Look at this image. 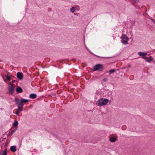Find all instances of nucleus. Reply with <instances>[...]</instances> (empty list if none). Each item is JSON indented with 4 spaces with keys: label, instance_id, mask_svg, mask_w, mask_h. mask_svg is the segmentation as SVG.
<instances>
[{
    "label": "nucleus",
    "instance_id": "obj_1",
    "mask_svg": "<svg viewBox=\"0 0 155 155\" xmlns=\"http://www.w3.org/2000/svg\"><path fill=\"white\" fill-rule=\"evenodd\" d=\"M109 100L106 98H101L99 99L97 102V105L100 106H103L106 105L108 103Z\"/></svg>",
    "mask_w": 155,
    "mask_h": 155
},
{
    "label": "nucleus",
    "instance_id": "obj_2",
    "mask_svg": "<svg viewBox=\"0 0 155 155\" xmlns=\"http://www.w3.org/2000/svg\"><path fill=\"white\" fill-rule=\"evenodd\" d=\"M94 68L93 69V71H103L104 68V67L102 65L100 64H96L94 66Z\"/></svg>",
    "mask_w": 155,
    "mask_h": 155
},
{
    "label": "nucleus",
    "instance_id": "obj_3",
    "mask_svg": "<svg viewBox=\"0 0 155 155\" xmlns=\"http://www.w3.org/2000/svg\"><path fill=\"white\" fill-rule=\"evenodd\" d=\"M121 42L125 45L128 44V41L129 40V38L125 35H123L121 37Z\"/></svg>",
    "mask_w": 155,
    "mask_h": 155
},
{
    "label": "nucleus",
    "instance_id": "obj_4",
    "mask_svg": "<svg viewBox=\"0 0 155 155\" xmlns=\"http://www.w3.org/2000/svg\"><path fill=\"white\" fill-rule=\"evenodd\" d=\"M15 104L17 105L18 107H23L24 104L22 103L21 100L17 98H15L14 99Z\"/></svg>",
    "mask_w": 155,
    "mask_h": 155
},
{
    "label": "nucleus",
    "instance_id": "obj_5",
    "mask_svg": "<svg viewBox=\"0 0 155 155\" xmlns=\"http://www.w3.org/2000/svg\"><path fill=\"white\" fill-rule=\"evenodd\" d=\"M10 86L8 87V90L9 93L11 94H13L14 92L15 87L12 85V84L11 83H10Z\"/></svg>",
    "mask_w": 155,
    "mask_h": 155
},
{
    "label": "nucleus",
    "instance_id": "obj_6",
    "mask_svg": "<svg viewBox=\"0 0 155 155\" xmlns=\"http://www.w3.org/2000/svg\"><path fill=\"white\" fill-rule=\"evenodd\" d=\"M16 75L17 78L19 80H21L23 79V74L22 72L20 71L18 72Z\"/></svg>",
    "mask_w": 155,
    "mask_h": 155
},
{
    "label": "nucleus",
    "instance_id": "obj_7",
    "mask_svg": "<svg viewBox=\"0 0 155 155\" xmlns=\"http://www.w3.org/2000/svg\"><path fill=\"white\" fill-rule=\"evenodd\" d=\"M16 92L18 93H22L23 91V90L22 89V88L19 87V86H18L16 89Z\"/></svg>",
    "mask_w": 155,
    "mask_h": 155
},
{
    "label": "nucleus",
    "instance_id": "obj_8",
    "mask_svg": "<svg viewBox=\"0 0 155 155\" xmlns=\"http://www.w3.org/2000/svg\"><path fill=\"white\" fill-rule=\"evenodd\" d=\"M10 150L12 152H15L16 150V147L15 146H11L10 148Z\"/></svg>",
    "mask_w": 155,
    "mask_h": 155
},
{
    "label": "nucleus",
    "instance_id": "obj_9",
    "mask_svg": "<svg viewBox=\"0 0 155 155\" xmlns=\"http://www.w3.org/2000/svg\"><path fill=\"white\" fill-rule=\"evenodd\" d=\"M37 95L35 93H32L30 94L29 97L30 98L32 99H35L37 97Z\"/></svg>",
    "mask_w": 155,
    "mask_h": 155
},
{
    "label": "nucleus",
    "instance_id": "obj_10",
    "mask_svg": "<svg viewBox=\"0 0 155 155\" xmlns=\"http://www.w3.org/2000/svg\"><path fill=\"white\" fill-rule=\"evenodd\" d=\"M117 140V138L114 137H111L110 139V140L111 142H114L116 141Z\"/></svg>",
    "mask_w": 155,
    "mask_h": 155
},
{
    "label": "nucleus",
    "instance_id": "obj_11",
    "mask_svg": "<svg viewBox=\"0 0 155 155\" xmlns=\"http://www.w3.org/2000/svg\"><path fill=\"white\" fill-rule=\"evenodd\" d=\"M153 59V57L150 56L149 57V59H147L146 60V61L148 62H150Z\"/></svg>",
    "mask_w": 155,
    "mask_h": 155
},
{
    "label": "nucleus",
    "instance_id": "obj_12",
    "mask_svg": "<svg viewBox=\"0 0 155 155\" xmlns=\"http://www.w3.org/2000/svg\"><path fill=\"white\" fill-rule=\"evenodd\" d=\"M21 101L22 104H23V103H26L28 102V100L23 98H21Z\"/></svg>",
    "mask_w": 155,
    "mask_h": 155
},
{
    "label": "nucleus",
    "instance_id": "obj_13",
    "mask_svg": "<svg viewBox=\"0 0 155 155\" xmlns=\"http://www.w3.org/2000/svg\"><path fill=\"white\" fill-rule=\"evenodd\" d=\"M18 121H15L13 123V125L14 127H16L18 126Z\"/></svg>",
    "mask_w": 155,
    "mask_h": 155
},
{
    "label": "nucleus",
    "instance_id": "obj_14",
    "mask_svg": "<svg viewBox=\"0 0 155 155\" xmlns=\"http://www.w3.org/2000/svg\"><path fill=\"white\" fill-rule=\"evenodd\" d=\"M138 54L140 56H141L142 57L144 56L143 52H139L138 53Z\"/></svg>",
    "mask_w": 155,
    "mask_h": 155
},
{
    "label": "nucleus",
    "instance_id": "obj_15",
    "mask_svg": "<svg viewBox=\"0 0 155 155\" xmlns=\"http://www.w3.org/2000/svg\"><path fill=\"white\" fill-rule=\"evenodd\" d=\"M23 107H18V109L17 110L19 111H22Z\"/></svg>",
    "mask_w": 155,
    "mask_h": 155
},
{
    "label": "nucleus",
    "instance_id": "obj_16",
    "mask_svg": "<svg viewBox=\"0 0 155 155\" xmlns=\"http://www.w3.org/2000/svg\"><path fill=\"white\" fill-rule=\"evenodd\" d=\"M2 155H7V150L6 149L4 150L2 154Z\"/></svg>",
    "mask_w": 155,
    "mask_h": 155
},
{
    "label": "nucleus",
    "instance_id": "obj_17",
    "mask_svg": "<svg viewBox=\"0 0 155 155\" xmlns=\"http://www.w3.org/2000/svg\"><path fill=\"white\" fill-rule=\"evenodd\" d=\"M71 11V12L74 13L75 11V8L74 7H72L70 9Z\"/></svg>",
    "mask_w": 155,
    "mask_h": 155
},
{
    "label": "nucleus",
    "instance_id": "obj_18",
    "mask_svg": "<svg viewBox=\"0 0 155 155\" xmlns=\"http://www.w3.org/2000/svg\"><path fill=\"white\" fill-rule=\"evenodd\" d=\"M6 77V79L7 80L9 81L11 80V78L8 75H5Z\"/></svg>",
    "mask_w": 155,
    "mask_h": 155
},
{
    "label": "nucleus",
    "instance_id": "obj_19",
    "mask_svg": "<svg viewBox=\"0 0 155 155\" xmlns=\"http://www.w3.org/2000/svg\"><path fill=\"white\" fill-rule=\"evenodd\" d=\"M17 129H14V130L12 131L10 133V134L11 135V136H12L13 134L17 130Z\"/></svg>",
    "mask_w": 155,
    "mask_h": 155
},
{
    "label": "nucleus",
    "instance_id": "obj_20",
    "mask_svg": "<svg viewBox=\"0 0 155 155\" xmlns=\"http://www.w3.org/2000/svg\"><path fill=\"white\" fill-rule=\"evenodd\" d=\"M115 72V70L114 69H112L109 71L110 74H111Z\"/></svg>",
    "mask_w": 155,
    "mask_h": 155
},
{
    "label": "nucleus",
    "instance_id": "obj_21",
    "mask_svg": "<svg viewBox=\"0 0 155 155\" xmlns=\"http://www.w3.org/2000/svg\"><path fill=\"white\" fill-rule=\"evenodd\" d=\"M97 57L99 58H105V59H108V58H111V57H101V56H97Z\"/></svg>",
    "mask_w": 155,
    "mask_h": 155
},
{
    "label": "nucleus",
    "instance_id": "obj_22",
    "mask_svg": "<svg viewBox=\"0 0 155 155\" xmlns=\"http://www.w3.org/2000/svg\"><path fill=\"white\" fill-rule=\"evenodd\" d=\"M19 113V111L18 110H17L16 112L14 113L15 114H16V115H18Z\"/></svg>",
    "mask_w": 155,
    "mask_h": 155
},
{
    "label": "nucleus",
    "instance_id": "obj_23",
    "mask_svg": "<svg viewBox=\"0 0 155 155\" xmlns=\"http://www.w3.org/2000/svg\"><path fill=\"white\" fill-rule=\"evenodd\" d=\"M142 58L145 59V60H147V57L146 56H143V57H142Z\"/></svg>",
    "mask_w": 155,
    "mask_h": 155
},
{
    "label": "nucleus",
    "instance_id": "obj_24",
    "mask_svg": "<svg viewBox=\"0 0 155 155\" xmlns=\"http://www.w3.org/2000/svg\"><path fill=\"white\" fill-rule=\"evenodd\" d=\"M139 0H134V2L136 3H138L139 2Z\"/></svg>",
    "mask_w": 155,
    "mask_h": 155
},
{
    "label": "nucleus",
    "instance_id": "obj_25",
    "mask_svg": "<svg viewBox=\"0 0 155 155\" xmlns=\"http://www.w3.org/2000/svg\"><path fill=\"white\" fill-rule=\"evenodd\" d=\"M107 80V78H104L103 79V81H106Z\"/></svg>",
    "mask_w": 155,
    "mask_h": 155
},
{
    "label": "nucleus",
    "instance_id": "obj_26",
    "mask_svg": "<svg viewBox=\"0 0 155 155\" xmlns=\"http://www.w3.org/2000/svg\"><path fill=\"white\" fill-rule=\"evenodd\" d=\"M150 19L154 23H155V19H153V18H150Z\"/></svg>",
    "mask_w": 155,
    "mask_h": 155
},
{
    "label": "nucleus",
    "instance_id": "obj_27",
    "mask_svg": "<svg viewBox=\"0 0 155 155\" xmlns=\"http://www.w3.org/2000/svg\"><path fill=\"white\" fill-rule=\"evenodd\" d=\"M74 15L77 16H78L79 15V14L78 13H74Z\"/></svg>",
    "mask_w": 155,
    "mask_h": 155
},
{
    "label": "nucleus",
    "instance_id": "obj_28",
    "mask_svg": "<svg viewBox=\"0 0 155 155\" xmlns=\"http://www.w3.org/2000/svg\"><path fill=\"white\" fill-rule=\"evenodd\" d=\"M144 56H145L147 55V52H144Z\"/></svg>",
    "mask_w": 155,
    "mask_h": 155
},
{
    "label": "nucleus",
    "instance_id": "obj_29",
    "mask_svg": "<svg viewBox=\"0 0 155 155\" xmlns=\"http://www.w3.org/2000/svg\"><path fill=\"white\" fill-rule=\"evenodd\" d=\"M15 80H12V83H14L15 82Z\"/></svg>",
    "mask_w": 155,
    "mask_h": 155
},
{
    "label": "nucleus",
    "instance_id": "obj_30",
    "mask_svg": "<svg viewBox=\"0 0 155 155\" xmlns=\"http://www.w3.org/2000/svg\"><path fill=\"white\" fill-rule=\"evenodd\" d=\"M53 135H54V136L55 137H57V136H56V135H55V134H53Z\"/></svg>",
    "mask_w": 155,
    "mask_h": 155
},
{
    "label": "nucleus",
    "instance_id": "obj_31",
    "mask_svg": "<svg viewBox=\"0 0 155 155\" xmlns=\"http://www.w3.org/2000/svg\"><path fill=\"white\" fill-rule=\"evenodd\" d=\"M4 81L5 82H6V81L5 80V79H4Z\"/></svg>",
    "mask_w": 155,
    "mask_h": 155
},
{
    "label": "nucleus",
    "instance_id": "obj_32",
    "mask_svg": "<svg viewBox=\"0 0 155 155\" xmlns=\"http://www.w3.org/2000/svg\"><path fill=\"white\" fill-rule=\"evenodd\" d=\"M0 155H2L0 153Z\"/></svg>",
    "mask_w": 155,
    "mask_h": 155
}]
</instances>
